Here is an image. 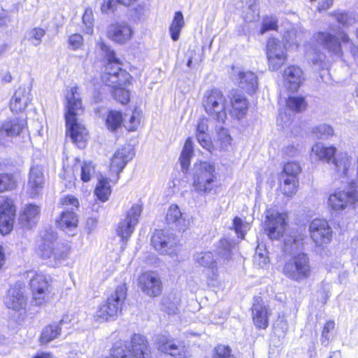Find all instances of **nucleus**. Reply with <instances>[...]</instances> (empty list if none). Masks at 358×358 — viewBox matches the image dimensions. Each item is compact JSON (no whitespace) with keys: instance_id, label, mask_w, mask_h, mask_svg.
Wrapping results in <instances>:
<instances>
[{"instance_id":"60","label":"nucleus","mask_w":358,"mask_h":358,"mask_svg":"<svg viewBox=\"0 0 358 358\" xmlns=\"http://www.w3.org/2000/svg\"><path fill=\"white\" fill-rule=\"evenodd\" d=\"M196 138L199 144L206 150L211 151L213 144L208 134H196Z\"/></svg>"},{"instance_id":"59","label":"nucleus","mask_w":358,"mask_h":358,"mask_svg":"<svg viewBox=\"0 0 358 358\" xmlns=\"http://www.w3.org/2000/svg\"><path fill=\"white\" fill-rule=\"evenodd\" d=\"M69 43L73 50H78L83 45V36L78 34H72L69 36Z\"/></svg>"},{"instance_id":"11","label":"nucleus","mask_w":358,"mask_h":358,"mask_svg":"<svg viewBox=\"0 0 358 358\" xmlns=\"http://www.w3.org/2000/svg\"><path fill=\"white\" fill-rule=\"evenodd\" d=\"M134 155V151L130 144L124 145L114 152L110 159V173H115L114 178L110 179L112 182H117L120 173L127 164L133 159Z\"/></svg>"},{"instance_id":"51","label":"nucleus","mask_w":358,"mask_h":358,"mask_svg":"<svg viewBox=\"0 0 358 358\" xmlns=\"http://www.w3.org/2000/svg\"><path fill=\"white\" fill-rule=\"evenodd\" d=\"M113 97L122 104H126L129 101V92L124 89V86H120L113 90Z\"/></svg>"},{"instance_id":"50","label":"nucleus","mask_w":358,"mask_h":358,"mask_svg":"<svg viewBox=\"0 0 358 358\" xmlns=\"http://www.w3.org/2000/svg\"><path fill=\"white\" fill-rule=\"evenodd\" d=\"M45 31L39 27L32 29L28 33V41L34 46H38L42 41V38L45 36Z\"/></svg>"},{"instance_id":"24","label":"nucleus","mask_w":358,"mask_h":358,"mask_svg":"<svg viewBox=\"0 0 358 358\" xmlns=\"http://www.w3.org/2000/svg\"><path fill=\"white\" fill-rule=\"evenodd\" d=\"M353 159L348 153H341L333 159L332 164L335 166V171L339 178H348L353 173Z\"/></svg>"},{"instance_id":"10","label":"nucleus","mask_w":358,"mask_h":358,"mask_svg":"<svg viewBox=\"0 0 358 358\" xmlns=\"http://www.w3.org/2000/svg\"><path fill=\"white\" fill-rule=\"evenodd\" d=\"M266 55L269 69L273 71H278L287 59L285 44L279 39L269 38L266 45Z\"/></svg>"},{"instance_id":"34","label":"nucleus","mask_w":358,"mask_h":358,"mask_svg":"<svg viewBox=\"0 0 358 358\" xmlns=\"http://www.w3.org/2000/svg\"><path fill=\"white\" fill-rule=\"evenodd\" d=\"M101 50L105 52L108 63L106 66L105 73H114L115 75L120 73V71H125L120 67V60L115 57V52L104 43H100Z\"/></svg>"},{"instance_id":"16","label":"nucleus","mask_w":358,"mask_h":358,"mask_svg":"<svg viewBox=\"0 0 358 358\" xmlns=\"http://www.w3.org/2000/svg\"><path fill=\"white\" fill-rule=\"evenodd\" d=\"M157 346L159 351L169 354L174 358H187L190 356L189 348L184 342L176 343L164 336H158Z\"/></svg>"},{"instance_id":"8","label":"nucleus","mask_w":358,"mask_h":358,"mask_svg":"<svg viewBox=\"0 0 358 358\" xmlns=\"http://www.w3.org/2000/svg\"><path fill=\"white\" fill-rule=\"evenodd\" d=\"M27 299L20 284L10 287L5 299L6 307L15 312L18 322L23 321L26 315Z\"/></svg>"},{"instance_id":"64","label":"nucleus","mask_w":358,"mask_h":358,"mask_svg":"<svg viewBox=\"0 0 358 358\" xmlns=\"http://www.w3.org/2000/svg\"><path fill=\"white\" fill-rule=\"evenodd\" d=\"M62 203L63 205L71 206L72 208H78L79 206V201L78 199L73 196H67L66 197H64L62 199ZM71 210H73V208H71Z\"/></svg>"},{"instance_id":"52","label":"nucleus","mask_w":358,"mask_h":358,"mask_svg":"<svg viewBox=\"0 0 358 358\" xmlns=\"http://www.w3.org/2000/svg\"><path fill=\"white\" fill-rule=\"evenodd\" d=\"M217 139L220 142L222 149H227L231 141V138L228 130L223 127H220L217 129Z\"/></svg>"},{"instance_id":"32","label":"nucleus","mask_w":358,"mask_h":358,"mask_svg":"<svg viewBox=\"0 0 358 358\" xmlns=\"http://www.w3.org/2000/svg\"><path fill=\"white\" fill-rule=\"evenodd\" d=\"M232 110L231 114L236 119L243 118L248 111V103L245 96L237 92H231L230 95Z\"/></svg>"},{"instance_id":"58","label":"nucleus","mask_w":358,"mask_h":358,"mask_svg":"<svg viewBox=\"0 0 358 358\" xmlns=\"http://www.w3.org/2000/svg\"><path fill=\"white\" fill-rule=\"evenodd\" d=\"M243 3H245V5L248 6V9L250 10L251 13L250 14V16L248 15L246 16V19L249 21L255 20L256 18V16L258 15V14H256L257 11V0H240Z\"/></svg>"},{"instance_id":"56","label":"nucleus","mask_w":358,"mask_h":358,"mask_svg":"<svg viewBox=\"0 0 358 358\" xmlns=\"http://www.w3.org/2000/svg\"><path fill=\"white\" fill-rule=\"evenodd\" d=\"M335 323L334 321H329L324 325L321 336V343L322 345H328L330 338V330L333 329Z\"/></svg>"},{"instance_id":"7","label":"nucleus","mask_w":358,"mask_h":358,"mask_svg":"<svg viewBox=\"0 0 358 358\" xmlns=\"http://www.w3.org/2000/svg\"><path fill=\"white\" fill-rule=\"evenodd\" d=\"M301 171V166L296 162H289L284 165L280 176V188L283 194L292 196L296 194Z\"/></svg>"},{"instance_id":"30","label":"nucleus","mask_w":358,"mask_h":358,"mask_svg":"<svg viewBox=\"0 0 358 358\" xmlns=\"http://www.w3.org/2000/svg\"><path fill=\"white\" fill-rule=\"evenodd\" d=\"M127 297V287L124 284L117 286L115 290L105 301L117 317L121 313L124 301Z\"/></svg>"},{"instance_id":"33","label":"nucleus","mask_w":358,"mask_h":358,"mask_svg":"<svg viewBox=\"0 0 358 358\" xmlns=\"http://www.w3.org/2000/svg\"><path fill=\"white\" fill-rule=\"evenodd\" d=\"M238 85L248 94H252L258 88V79L255 73L247 71L238 73Z\"/></svg>"},{"instance_id":"35","label":"nucleus","mask_w":358,"mask_h":358,"mask_svg":"<svg viewBox=\"0 0 358 358\" xmlns=\"http://www.w3.org/2000/svg\"><path fill=\"white\" fill-rule=\"evenodd\" d=\"M312 152L320 160L330 164L335 158L336 148L334 146H326L322 143H317L312 147Z\"/></svg>"},{"instance_id":"9","label":"nucleus","mask_w":358,"mask_h":358,"mask_svg":"<svg viewBox=\"0 0 358 358\" xmlns=\"http://www.w3.org/2000/svg\"><path fill=\"white\" fill-rule=\"evenodd\" d=\"M315 39L325 50L337 57H341L343 51L341 42L350 43L353 46L347 34L341 32L339 34V38L329 32H318L315 35Z\"/></svg>"},{"instance_id":"49","label":"nucleus","mask_w":358,"mask_h":358,"mask_svg":"<svg viewBox=\"0 0 358 358\" xmlns=\"http://www.w3.org/2000/svg\"><path fill=\"white\" fill-rule=\"evenodd\" d=\"M15 187V180L12 175L0 174V192L11 190Z\"/></svg>"},{"instance_id":"21","label":"nucleus","mask_w":358,"mask_h":358,"mask_svg":"<svg viewBox=\"0 0 358 358\" xmlns=\"http://www.w3.org/2000/svg\"><path fill=\"white\" fill-rule=\"evenodd\" d=\"M30 287L33 294V302L36 306L42 305L45 300L48 282L45 275L36 274L30 280Z\"/></svg>"},{"instance_id":"46","label":"nucleus","mask_w":358,"mask_h":358,"mask_svg":"<svg viewBox=\"0 0 358 358\" xmlns=\"http://www.w3.org/2000/svg\"><path fill=\"white\" fill-rule=\"evenodd\" d=\"M312 134L318 139H327L334 135V129L329 124H321L313 129Z\"/></svg>"},{"instance_id":"54","label":"nucleus","mask_w":358,"mask_h":358,"mask_svg":"<svg viewBox=\"0 0 358 358\" xmlns=\"http://www.w3.org/2000/svg\"><path fill=\"white\" fill-rule=\"evenodd\" d=\"M94 172V166L91 162H84L81 168V180L87 182L90 180Z\"/></svg>"},{"instance_id":"31","label":"nucleus","mask_w":358,"mask_h":358,"mask_svg":"<svg viewBox=\"0 0 358 358\" xmlns=\"http://www.w3.org/2000/svg\"><path fill=\"white\" fill-rule=\"evenodd\" d=\"M68 317H63L58 323L54 322L47 325L42 331L40 336V343L47 344L57 338L61 335L64 326L69 324Z\"/></svg>"},{"instance_id":"6","label":"nucleus","mask_w":358,"mask_h":358,"mask_svg":"<svg viewBox=\"0 0 358 358\" xmlns=\"http://www.w3.org/2000/svg\"><path fill=\"white\" fill-rule=\"evenodd\" d=\"M203 106L211 118L218 122H224L227 119L226 98L220 90L208 91L203 99Z\"/></svg>"},{"instance_id":"12","label":"nucleus","mask_w":358,"mask_h":358,"mask_svg":"<svg viewBox=\"0 0 358 358\" xmlns=\"http://www.w3.org/2000/svg\"><path fill=\"white\" fill-rule=\"evenodd\" d=\"M151 241L155 249L159 253L171 257L176 255L177 240L173 234L164 230H156Z\"/></svg>"},{"instance_id":"63","label":"nucleus","mask_w":358,"mask_h":358,"mask_svg":"<svg viewBox=\"0 0 358 358\" xmlns=\"http://www.w3.org/2000/svg\"><path fill=\"white\" fill-rule=\"evenodd\" d=\"M124 121H125L124 127L129 131H134L135 129H136V127L139 124V121L136 118L134 113L129 117V122H127L126 118H124Z\"/></svg>"},{"instance_id":"38","label":"nucleus","mask_w":358,"mask_h":358,"mask_svg":"<svg viewBox=\"0 0 358 358\" xmlns=\"http://www.w3.org/2000/svg\"><path fill=\"white\" fill-rule=\"evenodd\" d=\"M194 259L199 266L210 268L213 273L217 271V262L210 252H196L194 255Z\"/></svg>"},{"instance_id":"39","label":"nucleus","mask_w":358,"mask_h":358,"mask_svg":"<svg viewBox=\"0 0 358 358\" xmlns=\"http://www.w3.org/2000/svg\"><path fill=\"white\" fill-rule=\"evenodd\" d=\"M194 153V145L191 138H188L185 143L180 157V161L183 171L189 169L190 161Z\"/></svg>"},{"instance_id":"45","label":"nucleus","mask_w":358,"mask_h":358,"mask_svg":"<svg viewBox=\"0 0 358 358\" xmlns=\"http://www.w3.org/2000/svg\"><path fill=\"white\" fill-rule=\"evenodd\" d=\"M123 122L122 115L120 112L110 110L106 120V124L108 129L114 131L118 129Z\"/></svg>"},{"instance_id":"27","label":"nucleus","mask_w":358,"mask_h":358,"mask_svg":"<svg viewBox=\"0 0 358 358\" xmlns=\"http://www.w3.org/2000/svg\"><path fill=\"white\" fill-rule=\"evenodd\" d=\"M252 308V319L258 329H265L268 327V309L260 297H255Z\"/></svg>"},{"instance_id":"57","label":"nucleus","mask_w":358,"mask_h":358,"mask_svg":"<svg viewBox=\"0 0 358 358\" xmlns=\"http://www.w3.org/2000/svg\"><path fill=\"white\" fill-rule=\"evenodd\" d=\"M278 27L277 20L273 17H266L264 20L262 27L260 30L261 34H264L269 30H275Z\"/></svg>"},{"instance_id":"13","label":"nucleus","mask_w":358,"mask_h":358,"mask_svg":"<svg viewBox=\"0 0 358 358\" xmlns=\"http://www.w3.org/2000/svg\"><path fill=\"white\" fill-rule=\"evenodd\" d=\"M286 217L285 214L267 210L264 229L270 239L278 240L282 236L287 226Z\"/></svg>"},{"instance_id":"14","label":"nucleus","mask_w":358,"mask_h":358,"mask_svg":"<svg viewBox=\"0 0 358 358\" xmlns=\"http://www.w3.org/2000/svg\"><path fill=\"white\" fill-rule=\"evenodd\" d=\"M142 213V206L134 204L127 213L126 218L119 223L117 233L122 241L126 242L133 234Z\"/></svg>"},{"instance_id":"22","label":"nucleus","mask_w":358,"mask_h":358,"mask_svg":"<svg viewBox=\"0 0 358 358\" xmlns=\"http://www.w3.org/2000/svg\"><path fill=\"white\" fill-rule=\"evenodd\" d=\"M45 177L40 165H33L29 171L27 182L28 192L31 197L38 196L43 188Z\"/></svg>"},{"instance_id":"25","label":"nucleus","mask_w":358,"mask_h":358,"mask_svg":"<svg viewBox=\"0 0 358 358\" xmlns=\"http://www.w3.org/2000/svg\"><path fill=\"white\" fill-rule=\"evenodd\" d=\"M31 101V90L24 86H20L14 93L10 101V108L14 113L24 110Z\"/></svg>"},{"instance_id":"61","label":"nucleus","mask_w":358,"mask_h":358,"mask_svg":"<svg viewBox=\"0 0 358 358\" xmlns=\"http://www.w3.org/2000/svg\"><path fill=\"white\" fill-rule=\"evenodd\" d=\"M324 59V55L322 53L315 51L314 55L313 58H310V60L315 67L318 69H323Z\"/></svg>"},{"instance_id":"44","label":"nucleus","mask_w":358,"mask_h":358,"mask_svg":"<svg viewBox=\"0 0 358 358\" xmlns=\"http://www.w3.org/2000/svg\"><path fill=\"white\" fill-rule=\"evenodd\" d=\"M40 209L39 207L30 204L27 206L24 210V214L21 216L22 220H26V226L27 227H31L32 224L36 223V220L39 215Z\"/></svg>"},{"instance_id":"26","label":"nucleus","mask_w":358,"mask_h":358,"mask_svg":"<svg viewBox=\"0 0 358 358\" xmlns=\"http://www.w3.org/2000/svg\"><path fill=\"white\" fill-rule=\"evenodd\" d=\"M133 31L131 27L124 22L111 24L108 29V36L113 41L123 44L129 41Z\"/></svg>"},{"instance_id":"18","label":"nucleus","mask_w":358,"mask_h":358,"mask_svg":"<svg viewBox=\"0 0 358 358\" xmlns=\"http://www.w3.org/2000/svg\"><path fill=\"white\" fill-rule=\"evenodd\" d=\"M138 285L142 292L150 297H156L162 292V283L158 274L146 272L138 278Z\"/></svg>"},{"instance_id":"17","label":"nucleus","mask_w":358,"mask_h":358,"mask_svg":"<svg viewBox=\"0 0 358 358\" xmlns=\"http://www.w3.org/2000/svg\"><path fill=\"white\" fill-rule=\"evenodd\" d=\"M309 232L311 239L317 246L328 243L332 236V231L329 223L321 219H315L310 222Z\"/></svg>"},{"instance_id":"3","label":"nucleus","mask_w":358,"mask_h":358,"mask_svg":"<svg viewBox=\"0 0 358 358\" xmlns=\"http://www.w3.org/2000/svg\"><path fill=\"white\" fill-rule=\"evenodd\" d=\"M217 179L215 164L210 162H201L195 164L193 174V187L199 194H209Z\"/></svg>"},{"instance_id":"28","label":"nucleus","mask_w":358,"mask_h":358,"mask_svg":"<svg viewBox=\"0 0 358 358\" xmlns=\"http://www.w3.org/2000/svg\"><path fill=\"white\" fill-rule=\"evenodd\" d=\"M27 125L24 119L12 117L6 119L1 124L0 130L8 139L9 137L19 136Z\"/></svg>"},{"instance_id":"36","label":"nucleus","mask_w":358,"mask_h":358,"mask_svg":"<svg viewBox=\"0 0 358 358\" xmlns=\"http://www.w3.org/2000/svg\"><path fill=\"white\" fill-rule=\"evenodd\" d=\"M130 76L127 71H120V73L115 75L114 73H105L102 77L103 81L108 86L114 89L120 86H125Z\"/></svg>"},{"instance_id":"5","label":"nucleus","mask_w":358,"mask_h":358,"mask_svg":"<svg viewBox=\"0 0 358 358\" xmlns=\"http://www.w3.org/2000/svg\"><path fill=\"white\" fill-rule=\"evenodd\" d=\"M282 272L288 278L301 282L308 279L311 274L310 262L308 254L299 252L287 259Z\"/></svg>"},{"instance_id":"55","label":"nucleus","mask_w":358,"mask_h":358,"mask_svg":"<svg viewBox=\"0 0 358 358\" xmlns=\"http://www.w3.org/2000/svg\"><path fill=\"white\" fill-rule=\"evenodd\" d=\"M233 226L238 236L243 238L245 231L248 229V224L243 222L241 218L236 217L233 220Z\"/></svg>"},{"instance_id":"40","label":"nucleus","mask_w":358,"mask_h":358,"mask_svg":"<svg viewBox=\"0 0 358 358\" xmlns=\"http://www.w3.org/2000/svg\"><path fill=\"white\" fill-rule=\"evenodd\" d=\"M185 25L183 15L181 11L175 13L173 21L169 27L171 39L177 41L179 38L180 31Z\"/></svg>"},{"instance_id":"41","label":"nucleus","mask_w":358,"mask_h":358,"mask_svg":"<svg viewBox=\"0 0 358 358\" xmlns=\"http://www.w3.org/2000/svg\"><path fill=\"white\" fill-rule=\"evenodd\" d=\"M94 317L99 322L114 320L117 317L114 313H112V309L105 301L99 305Z\"/></svg>"},{"instance_id":"42","label":"nucleus","mask_w":358,"mask_h":358,"mask_svg":"<svg viewBox=\"0 0 358 358\" xmlns=\"http://www.w3.org/2000/svg\"><path fill=\"white\" fill-rule=\"evenodd\" d=\"M329 15L343 27L352 25L355 22V19L352 14L343 10L332 11L329 13Z\"/></svg>"},{"instance_id":"62","label":"nucleus","mask_w":358,"mask_h":358,"mask_svg":"<svg viewBox=\"0 0 358 358\" xmlns=\"http://www.w3.org/2000/svg\"><path fill=\"white\" fill-rule=\"evenodd\" d=\"M97 224V218L93 217H89L86 221L85 230L87 231L88 234H90L96 230Z\"/></svg>"},{"instance_id":"4","label":"nucleus","mask_w":358,"mask_h":358,"mask_svg":"<svg viewBox=\"0 0 358 358\" xmlns=\"http://www.w3.org/2000/svg\"><path fill=\"white\" fill-rule=\"evenodd\" d=\"M131 348L129 349L124 342L118 341L113 345L110 356L106 358H131L132 355L136 358H150L147 341L143 336L134 334L131 340Z\"/></svg>"},{"instance_id":"48","label":"nucleus","mask_w":358,"mask_h":358,"mask_svg":"<svg viewBox=\"0 0 358 358\" xmlns=\"http://www.w3.org/2000/svg\"><path fill=\"white\" fill-rule=\"evenodd\" d=\"M232 244L226 238L221 239L217 246V255L222 259H229L231 256Z\"/></svg>"},{"instance_id":"47","label":"nucleus","mask_w":358,"mask_h":358,"mask_svg":"<svg viewBox=\"0 0 358 358\" xmlns=\"http://www.w3.org/2000/svg\"><path fill=\"white\" fill-rule=\"evenodd\" d=\"M306 103L303 97L290 96L287 101V106L292 110L301 112L306 109Z\"/></svg>"},{"instance_id":"20","label":"nucleus","mask_w":358,"mask_h":358,"mask_svg":"<svg viewBox=\"0 0 358 358\" xmlns=\"http://www.w3.org/2000/svg\"><path fill=\"white\" fill-rule=\"evenodd\" d=\"M15 211L11 200L7 199L0 205V231L2 234H7L12 230Z\"/></svg>"},{"instance_id":"15","label":"nucleus","mask_w":358,"mask_h":358,"mask_svg":"<svg viewBox=\"0 0 358 358\" xmlns=\"http://www.w3.org/2000/svg\"><path fill=\"white\" fill-rule=\"evenodd\" d=\"M358 203V192L349 188L348 191L336 190L328 199L329 206L334 211L343 210Z\"/></svg>"},{"instance_id":"37","label":"nucleus","mask_w":358,"mask_h":358,"mask_svg":"<svg viewBox=\"0 0 358 358\" xmlns=\"http://www.w3.org/2000/svg\"><path fill=\"white\" fill-rule=\"evenodd\" d=\"M78 222V217L73 210H66L61 213L57 223L63 231H71L77 227Z\"/></svg>"},{"instance_id":"53","label":"nucleus","mask_w":358,"mask_h":358,"mask_svg":"<svg viewBox=\"0 0 358 358\" xmlns=\"http://www.w3.org/2000/svg\"><path fill=\"white\" fill-rule=\"evenodd\" d=\"M214 352L213 358H235L229 346L217 345Z\"/></svg>"},{"instance_id":"2","label":"nucleus","mask_w":358,"mask_h":358,"mask_svg":"<svg viewBox=\"0 0 358 358\" xmlns=\"http://www.w3.org/2000/svg\"><path fill=\"white\" fill-rule=\"evenodd\" d=\"M57 234L51 229H47L42 235V243L38 248V255L44 259H50L57 266L66 258L69 250L66 245L56 243Z\"/></svg>"},{"instance_id":"19","label":"nucleus","mask_w":358,"mask_h":358,"mask_svg":"<svg viewBox=\"0 0 358 358\" xmlns=\"http://www.w3.org/2000/svg\"><path fill=\"white\" fill-rule=\"evenodd\" d=\"M167 225L179 231H185L189 226V219L181 212L177 205H171L166 215Z\"/></svg>"},{"instance_id":"29","label":"nucleus","mask_w":358,"mask_h":358,"mask_svg":"<svg viewBox=\"0 0 358 358\" xmlns=\"http://www.w3.org/2000/svg\"><path fill=\"white\" fill-rule=\"evenodd\" d=\"M306 235L301 230H292L286 234L284 239L283 250L285 252L292 253L301 250L303 247Z\"/></svg>"},{"instance_id":"43","label":"nucleus","mask_w":358,"mask_h":358,"mask_svg":"<svg viewBox=\"0 0 358 358\" xmlns=\"http://www.w3.org/2000/svg\"><path fill=\"white\" fill-rule=\"evenodd\" d=\"M111 190L108 179L104 178H100L94 190L95 195L100 201L104 202L108 199Z\"/></svg>"},{"instance_id":"23","label":"nucleus","mask_w":358,"mask_h":358,"mask_svg":"<svg viewBox=\"0 0 358 358\" xmlns=\"http://www.w3.org/2000/svg\"><path fill=\"white\" fill-rule=\"evenodd\" d=\"M285 86L291 92L297 91L305 80L302 69L297 66H290L284 71Z\"/></svg>"},{"instance_id":"1","label":"nucleus","mask_w":358,"mask_h":358,"mask_svg":"<svg viewBox=\"0 0 358 358\" xmlns=\"http://www.w3.org/2000/svg\"><path fill=\"white\" fill-rule=\"evenodd\" d=\"M66 135L79 148H84L87 140L88 133L85 127L78 122L77 116L83 112V109L77 87H71L70 91L66 93Z\"/></svg>"}]
</instances>
